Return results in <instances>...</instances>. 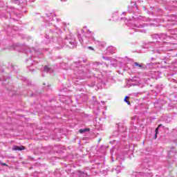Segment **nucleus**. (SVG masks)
<instances>
[{
  "label": "nucleus",
  "mask_w": 177,
  "mask_h": 177,
  "mask_svg": "<svg viewBox=\"0 0 177 177\" xmlns=\"http://www.w3.org/2000/svg\"><path fill=\"white\" fill-rule=\"evenodd\" d=\"M12 150L21 151V150H26V147L24 146H14Z\"/></svg>",
  "instance_id": "obj_1"
},
{
  "label": "nucleus",
  "mask_w": 177,
  "mask_h": 177,
  "mask_svg": "<svg viewBox=\"0 0 177 177\" xmlns=\"http://www.w3.org/2000/svg\"><path fill=\"white\" fill-rule=\"evenodd\" d=\"M160 127H162V124H159L158 127L155 130V139H157V135L158 134V129L160 128Z\"/></svg>",
  "instance_id": "obj_2"
},
{
  "label": "nucleus",
  "mask_w": 177,
  "mask_h": 177,
  "mask_svg": "<svg viewBox=\"0 0 177 177\" xmlns=\"http://www.w3.org/2000/svg\"><path fill=\"white\" fill-rule=\"evenodd\" d=\"M127 99H129V97H128V96H126V97L124 98V102H126V103H127V104H129V106H131V102H129L128 100H127Z\"/></svg>",
  "instance_id": "obj_3"
},
{
  "label": "nucleus",
  "mask_w": 177,
  "mask_h": 177,
  "mask_svg": "<svg viewBox=\"0 0 177 177\" xmlns=\"http://www.w3.org/2000/svg\"><path fill=\"white\" fill-rule=\"evenodd\" d=\"M135 66H136L137 67H140V68H143V64H140L138 62H135L134 63Z\"/></svg>",
  "instance_id": "obj_4"
},
{
  "label": "nucleus",
  "mask_w": 177,
  "mask_h": 177,
  "mask_svg": "<svg viewBox=\"0 0 177 177\" xmlns=\"http://www.w3.org/2000/svg\"><path fill=\"white\" fill-rule=\"evenodd\" d=\"M87 131H89V129H80L79 132L80 133H84V132H86Z\"/></svg>",
  "instance_id": "obj_5"
},
{
  "label": "nucleus",
  "mask_w": 177,
  "mask_h": 177,
  "mask_svg": "<svg viewBox=\"0 0 177 177\" xmlns=\"http://www.w3.org/2000/svg\"><path fill=\"white\" fill-rule=\"evenodd\" d=\"M44 71H46V73H50V68L46 66H44Z\"/></svg>",
  "instance_id": "obj_6"
},
{
  "label": "nucleus",
  "mask_w": 177,
  "mask_h": 177,
  "mask_svg": "<svg viewBox=\"0 0 177 177\" xmlns=\"http://www.w3.org/2000/svg\"><path fill=\"white\" fill-rule=\"evenodd\" d=\"M93 66H97L102 65V63L97 62H95L93 63Z\"/></svg>",
  "instance_id": "obj_7"
},
{
  "label": "nucleus",
  "mask_w": 177,
  "mask_h": 177,
  "mask_svg": "<svg viewBox=\"0 0 177 177\" xmlns=\"http://www.w3.org/2000/svg\"><path fill=\"white\" fill-rule=\"evenodd\" d=\"M1 165H2L3 167H8V165H6V163H1Z\"/></svg>",
  "instance_id": "obj_8"
},
{
  "label": "nucleus",
  "mask_w": 177,
  "mask_h": 177,
  "mask_svg": "<svg viewBox=\"0 0 177 177\" xmlns=\"http://www.w3.org/2000/svg\"><path fill=\"white\" fill-rule=\"evenodd\" d=\"M88 49H90L91 50H94L93 47L91 46H88Z\"/></svg>",
  "instance_id": "obj_9"
},
{
  "label": "nucleus",
  "mask_w": 177,
  "mask_h": 177,
  "mask_svg": "<svg viewBox=\"0 0 177 177\" xmlns=\"http://www.w3.org/2000/svg\"><path fill=\"white\" fill-rule=\"evenodd\" d=\"M61 2H67V0H61Z\"/></svg>",
  "instance_id": "obj_10"
},
{
  "label": "nucleus",
  "mask_w": 177,
  "mask_h": 177,
  "mask_svg": "<svg viewBox=\"0 0 177 177\" xmlns=\"http://www.w3.org/2000/svg\"><path fill=\"white\" fill-rule=\"evenodd\" d=\"M139 27V28H142V25H140V26H138Z\"/></svg>",
  "instance_id": "obj_11"
},
{
  "label": "nucleus",
  "mask_w": 177,
  "mask_h": 177,
  "mask_svg": "<svg viewBox=\"0 0 177 177\" xmlns=\"http://www.w3.org/2000/svg\"><path fill=\"white\" fill-rule=\"evenodd\" d=\"M88 32L91 33V31H88Z\"/></svg>",
  "instance_id": "obj_12"
}]
</instances>
